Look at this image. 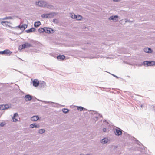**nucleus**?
<instances>
[{
    "label": "nucleus",
    "mask_w": 155,
    "mask_h": 155,
    "mask_svg": "<svg viewBox=\"0 0 155 155\" xmlns=\"http://www.w3.org/2000/svg\"><path fill=\"white\" fill-rule=\"evenodd\" d=\"M45 32L46 33H52L54 32V30L51 28L45 27Z\"/></svg>",
    "instance_id": "5"
},
{
    "label": "nucleus",
    "mask_w": 155,
    "mask_h": 155,
    "mask_svg": "<svg viewBox=\"0 0 155 155\" xmlns=\"http://www.w3.org/2000/svg\"><path fill=\"white\" fill-rule=\"evenodd\" d=\"M35 29L34 28H31L29 29L26 30L25 31L28 33L34 31Z\"/></svg>",
    "instance_id": "17"
},
{
    "label": "nucleus",
    "mask_w": 155,
    "mask_h": 155,
    "mask_svg": "<svg viewBox=\"0 0 155 155\" xmlns=\"http://www.w3.org/2000/svg\"><path fill=\"white\" fill-rule=\"evenodd\" d=\"M38 32L40 33H42L45 31V28H40L38 29Z\"/></svg>",
    "instance_id": "20"
},
{
    "label": "nucleus",
    "mask_w": 155,
    "mask_h": 155,
    "mask_svg": "<svg viewBox=\"0 0 155 155\" xmlns=\"http://www.w3.org/2000/svg\"><path fill=\"white\" fill-rule=\"evenodd\" d=\"M58 59L60 60H63L65 58V56L63 55H59L57 57Z\"/></svg>",
    "instance_id": "16"
},
{
    "label": "nucleus",
    "mask_w": 155,
    "mask_h": 155,
    "mask_svg": "<svg viewBox=\"0 0 155 155\" xmlns=\"http://www.w3.org/2000/svg\"><path fill=\"white\" fill-rule=\"evenodd\" d=\"M57 104H51V105L53 107H56V106L55 105H59V104H58V103H57Z\"/></svg>",
    "instance_id": "36"
},
{
    "label": "nucleus",
    "mask_w": 155,
    "mask_h": 155,
    "mask_svg": "<svg viewBox=\"0 0 155 155\" xmlns=\"http://www.w3.org/2000/svg\"><path fill=\"white\" fill-rule=\"evenodd\" d=\"M4 104L0 105V110H5V108H4Z\"/></svg>",
    "instance_id": "32"
},
{
    "label": "nucleus",
    "mask_w": 155,
    "mask_h": 155,
    "mask_svg": "<svg viewBox=\"0 0 155 155\" xmlns=\"http://www.w3.org/2000/svg\"><path fill=\"white\" fill-rule=\"evenodd\" d=\"M39 81L37 79H34L32 81L33 86L35 87H37L39 85Z\"/></svg>",
    "instance_id": "7"
},
{
    "label": "nucleus",
    "mask_w": 155,
    "mask_h": 155,
    "mask_svg": "<svg viewBox=\"0 0 155 155\" xmlns=\"http://www.w3.org/2000/svg\"><path fill=\"white\" fill-rule=\"evenodd\" d=\"M45 131V130L44 129H40L38 130V133L40 134H42L44 133Z\"/></svg>",
    "instance_id": "27"
},
{
    "label": "nucleus",
    "mask_w": 155,
    "mask_h": 155,
    "mask_svg": "<svg viewBox=\"0 0 155 155\" xmlns=\"http://www.w3.org/2000/svg\"><path fill=\"white\" fill-rule=\"evenodd\" d=\"M108 140L107 138H104L101 140V143L103 144H105L108 142Z\"/></svg>",
    "instance_id": "14"
},
{
    "label": "nucleus",
    "mask_w": 155,
    "mask_h": 155,
    "mask_svg": "<svg viewBox=\"0 0 155 155\" xmlns=\"http://www.w3.org/2000/svg\"><path fill=\"white\" fill-rule=\"evenodd\" d=\"M46 85V83L44 81H42L39 83V86L40 87L44 88Z\"/></svg>",
    "instance_id": "11"
},
{
    "label": "nucleus",
    "mask_w": 155,
    "mask_h": 155,
    "mask_svg": "<svg viewBox=\"0 0 155 155\" xmlns=\"http://www.w3.org/2000/svg\"><path fill=\"white\" fill-rule=\"evenodd\" d=\"M41 17L43 18H49V17H48V14H43L41 15Z\"/></svg>",
    "instance_id": "22"
},
{
    "label": "nucleus",
    "mask_w": 155,
    "mask_h": 155,
    "mask_svg": "<svg viewBox=\"0 0 155 155\" xmlns=\"http://www.w3.org/2000/svg\"><path fill=\"white\" fill-rule=\"evenodd\" d=\"M4 108L5 109H7L9 108V105L7 104L4 105Z\"/></svg>",
    "instance_id": "31"
},
{
    "label": "nucleus",
    "mask_w": 155,
    "mask_h": 155,
    "mask_svg": "<svg viewBox=\"0 0 155 155\" xmlns=\"http://www.w3.org/2000/svg\"><path fill=\"white\" fill-rule=\"evenodd\" d=\"M41 101L45 103V104H48V103H50V104H57V103H54L52 102H50V101Z\"/></svg>",
    "instance_id": "25"
},
{
    "label": "nucleus",
    "mask_w": 155,
    "mask_h": 155,
    "mask_svg": "<svg viewBox=\"0 0 155 155\" xmlns=\"http://www.w3.org/2000/svg\"><path fill=\"white\" fill-rule=\"evenodd\" d=\"M94 114H98L99 116V117H102V115H101L100 114H98L97 112V111H94Z\"/></svg>",
    "instance_id": "33"
},
{
    "label": "nucleus",
    "mask_w": 155,
    "mask_h": 155,
    "mask_svg": "<svg viewBox=\"0 0 155 155\" xmlns=\"http://www.w3.org/2000/svg\"><path fill=\"white\" fill-rule=\"evenodd\" d=\"M17 27L19 28L21 30H24L27 28V25L25 24H24L21 26L19 25Z\"/></svg>",
    "instance_id": "9"
},
{
    "label": "nucleus",
    "mask_w": 155,
    "mask_h": 155,
    "mask_svg": "<svg viewBox=\"0 0 155 155\" xmlns=\"http://www.w3.org/2000/svg\"><path fill=\"white\" fill-rule=\"evenodd\" d=\"M12 18L11 16L6 17L3 18L2 19V20H7V19H12Z\"/></svg>",
    "instance_id": "26"
},
{
    "label": "nucleus",
    "mask_w": 155,
    "mask_h": 155,
    "mask_svg": "<svg viewBox=\"0 0 155 155\" xmlns=\"http://www.w3.org/2000/svg\"><path fill=\"white\" fill-rule=\"evenodd\" d=\"M98 117L96 116L94 118V120L95 121H97L98 120Z\"/></svg>",
    "instance_id": "35"
},
{
    "label": "nucleus",
    "mask_w": 155,
    "mask_h": 155,
    "mask_svg": "<svg viewBox=\"0 0 155 155\" xmlns=\"http://www.w3.org/2000/svg\"><path fill=\"white\" fill-rule=\"evenodd\" d=\"M4 124L3 123H0V126L1 127H3L4 126Z\"/></svg>",
    "instance_id": "40"
},
{
    "label": "nucleus",
    "mask_w": 155,
    "mask_h": 155,
    "mask_svg": "<svg viewBox=\"0 0 155 155\" xmlns=\"http://www.w3.org/2000/svg\"><path fill=\"white\" fill-rule=\"evenodd\" d=\"M13 116L14 117L16 118L17 117H18V115L17 113H15L14 114Z\"/></svg>",
    "instance_id": "34"
},
{
    "label": "nucleus",
    "mask_w": 155,
    "mask_h": 155,
    "mask_svg": "<svg viewBox=\"0 0 155 155\" xmlns=\"http://www.w3.org/2000/svg\"><path fill=\"white\" fill-rule=\"evenodd\" d=\"M128 77L130 78V76H128Z\"/></svg>",
    "instance_id": "46"
},
{
    "label": "nucleus",
    "mask_w": 155,
    "mask_h": 155,
    "mask_svg": "<svg viewBox=\"0 0 155 155\" xmlns=\"http://www.w3.org/2000/svg\"><path fill=\"white\" fill-rule=\"evenodd\" d=\"M115 2H118L120 1V0H113Z\"/></svg>",
    "instance_id": "42"
},
{
    "label": "nucleus",
    "mask_w": 155,
    "mask_h": 155,
    "mask_svg": "<svg viewBox=\"0 0 155 155\" xmlns=\"http://www.w3.org/2000/svg\"><path fill=\"white\" fill-rule=\"evenodd\" d=\"M6 23H10V22L8 21H2L1 22V24L3 25H4L3 23H5L6 25L7 26L8 25L6 24Z\"/></svg>",
    "instance_id": "30"
},
{
    "label": "nucleus",
    "mask_w": 155,
    "mask_h": 155,
    "mask_svg": "<svg viewBox=\"0 0 155 155\" xmlns=\"http://www.w3.org/2000/svg\"><path fill=\"white\" fill-rule=\"evenodd\" d=\"M141 107H142V105H141Z\"/></svg>",
    "instance_id": "47"
},
{
    "label": "nucleus",
    "mask_w": 155,
    "mask_h": 155,
    "mask_svg": "<svg viewBox=\"0 0 155 155\" xmlns=\"http://www.w3.org/2000/svg\"><path fill=\"white\" fill-rule=\"evenodd\" d=\"M144 51L145 52L147 53H151L152 52V50L150 48H146L144 49Z\"/></svg>",
    "instance_id": "12"
},
{
    "label": "nucleus",
    "mask_w": 155,
    "mask_h": 155,
    "mask_svg": "<svg viewBox=\"0 0 155 155\" xmlns=\"http://www.w3.org/2000/svg\"><path fill=\"white\" fill-rule=\"evenodd\" d=\"M12 52H10L9 50L6 49L4 50L3 51H0V54H9V55L12 53Z\"/></svg>",
    "instance_id": "8"
},
{
    "label": "nucleus",
    "mask_w": 155,
    "mask_h": 155,
    "mask_svg": "<svg viewBox=\"0 0 155 155\" xmlns=\"http://www.w3.org/2000/svg\"><path fill=\"white\" fill-rule=\"evenodd\" d=\"M25 43L26 44L27 48L33 47V45H32V44H30V43Z\"/></svg>",
    "instance_id": "28"
},
{
    "label": "nucleus",
    "mask_w": 155,
    "mask_h": 155,
    "mask_svg": "<svg viewBox=\"0 0 155 155\" xmlns=\"http://www.w3.org/2000/svg\"><path fill=\"white\" fill-rule=\"evenodd\" d=\"M107 129L106 128H104L103 129V131L104 132H105L106 131Z\"/></svg>",
    "instance_id": "37"
},
{
    "label": "nucleus",
    "mask_w": 155,
    "mask_h": 155,
    "mask_svg": "<svg viewBox=\"0 0 155 155\" xmlns=\"http://www.w3.org/2000/svg\"><path fill=\"white\" fill-rule=\"evenodd\" d=\"M19 48H21V49H24L26 48H27L26 43L20 45L19 46Z\"/></svg>",
    "instance_id": "18"
},
{
    "label": "nucleus",
    "mask_w": 155,
    "mask_h": 155,
    "mask_svg": "<svg viewBox=\"0 0 155 155\" xmlns=\"http://www.w3.org/2000/svg\"><path fill=\"white\" fill-rule=\"evenodd\" d=\"M18 121V120L17 119H16V118H15L14 119V120H13V122H16Z\"/></svg>",
    "instance_id": "39"
},
{
    "label": "nucleus",
    "mask_w": 155,
    "mask_h": 155,
    "mask_svg": "<svg viewBox=\"0 0 155 155\" xmlns=\"http://www.w3.org/2000/svg\"><path fill=\"white\" fill-rule=\"evenodd\" d=\"M55 21H57V20L55 19H53V21L54 22H55Z\"/></svg>",
    "instance_id": "44"
},
{
    "label": "nucleus",
    "mask_w": 155,
    "mask_h": 155,
    "mask_svg": "<svg viewBox=\"0 0 155 155\" xmlns=\"http://www.w3.org/2000/svg\"><path fill=\"white\" fill-rule=\"evenodd\" d=\"M32 98V96L31 95L28 94L25 96L24 99L26 101H28L31 100Z\"/></svg>",
    "instance_id": "4"
},
{
    "label": "nucleus",
    "mask_w": 155,
    "mask_h": 155,
    "mask_svg": "<svg viewBox=\"0 0 155 155\" xmlns=\"http://www.w3.org/2000/svg\"><path fill=\"white\" fill-rule=\"evenodd\" d=\"M71 17L72 18L76 19V15L73 13L71 14Z\"/></svg>",
    "instance_id": "29"
},
{
    "label": "nucleus",
    "mask_w": 155,
    "mask_h": 155,
    "mask_svg": "<svg viewBox=\"0 0 155 155\" xmlns=\"http://www.w3.org/2000/svg\"><path fill=\"white\" fill-rule=\"evenodd\" d=\"M36 5L39 7H46L47 8H51V5L47 3L46 2L43 0L39 1L38 2H36Z\"/></svg>",
    "instance_id": "1"
},
{
    "label": "nucleus",
    "mask_w": 155,
    "mask_h": 155,
    "mask_svg": "<svg viewBox=\"0 0 155 155\" xmlns=\"http://www.w3.org/2000/svg\"><path fill=\"white\" fill-rule=\"evenodd\" d=\"M48 14L49 18H52L57 15V13L55 12H51Z\"/></svg>",
    "instance_id": "15"
},
{
    "label": "nucleus",
    "mask_w": 155,
    "mask_h": 155,
    "mask_svg": "<svg viewBox=\"0 0 155 155\" xmlns=\"http://www.w3.org/2000/svg\"><path fill=\"white\" fill-rule=\"evenodd\" d=\"M41 22L39 21L35 22L34 25L35 27H38L41 25Z\"/></svg>",
    "instance_id": "19"
},
{
    "label": "nucleus",
    "mask_w": 155,
    "mask_h": 155,
    "mask_svg": "<svg viewBox=\"0 0 155 155\" xmlns=\"http://www.w3.org/2000/svg\"><path fill=\"white\" fill-rule=\"evenodd\" d=\"M133 22V21H131L130 20H128L127 19H126L125 22Z\"/></svg>",
    "instance_id": "38"
},
{
    "label": "nucleus",
    "mask_w": 155,
    "mask_h": 155,
    "mask_svg": "<svg viewBox=\"0 0 155 155\" xmlns=\"http://www.w3.org/2000/svg\"><path fill=\"white\" fill-rule=\"evenodd\" d=\"M118 16L117 15L112 16L109 18V20H112L114 22H116L118 21Z\"/></svg>",
    "instance_id": "3"
},
{
    "label": "nucleus",
    "mask_w": 155,
    "mask_h": 155,
    "mask_svg": "<svg viewBox=\"0 0 155 155\" xmlns=\"http://www.w3.org/2000/svg\"><path fill=\"white\" fill-rule=\"evenodd\" d=\"M112 74V75L113 76H114V77H115V78H118V77L117 76H116V75H114V74Z\"/></svg>",
    "instance_id": "41"
},
{
    "label": "nucleus",
    "mask_w": 155,
    "mask_h": 155,
    "mask_svg": "<svg viewBox=\"0 0 155 155\" xmlns=\"http://www.w3.org/2000/svg\"><path fill=\"white\" fill-rule=\"evenodd\" d=\"M30 127L32 128L34 127L38 128L40 127V125L39 124H32L30 125Z\"/></svg>",
    "instance_id": "13"
},
{
    "label": "nucleus",
    "mask_w": 155,
    "mask_h": 155,
    "mask_svg": "<svg viewBox=\"0 0 155 155\" xmlns=\"http://www.w3.org/2000/svg\"><path fill=\"white\" fill-rule=\"evenodd\" d=\"M62 111L64 113L66 114L68 112L69 110L66 108H63L62 109Z\"/></svg>",
    "instance_id": "24"
},
{
    "label": "nucleus",
    "mask_w": 155,
    "mask_h": 155,
    "mask_svg": "<svg viewBox=\"0 0 155 155\" xmlns=\"http://www.w3.org/2000/svg\"><path fill=\"white\" fill-rule=\"evenodd\" d=\"M115 134L117 136H119L122 134V130L119 128H118L116 129L115 132Z\"/></svg>",
    "instance_id": "6"
},
{
    "label": "nucleus",
    "mask_w": 155,
    "mask_h": 155,
    "mask_svg": "<svg viewBox=\"0 0 155 155\" xmlns=\"http://www.w3.org/2000/svg\"><path fill=\"white\" fill-rule=\"evenodd\" d=\"M82 17L81 16L79 15H76V19L77 20H81L82 19Z\"/></svg>",
    "instance_id": "21"
},
{
    "label": "nucleus",
    "mask_w": 155,
    "mask_h": 155,
    "mask_svg": "<svg viewBox=\"0 0 155 155\" xmlns=\"http://www.w3.org/2000/svg\"><path fill=\"white\" fill-rule=\"evenodd\" d=\"M94 58V57H90V59H92V58Z\"/></svg>",
    "instance_id": "45"
},
{
    "label": "nucleus",
    "mask_w": 155,
    "mask_h": 155,
    "mask_svg": "<svg viewBox=\"0 0 155 155\" xmlns=\"http://www.w3.org/2000/svg\"><path fill=\"white\" fill-rule=\"evenodd\" d=\"M142 65L146 66H153L155 65V62L154 61H144L143 62Z\"/></svg>",
    "instance_id": "2"
},
{
    "label": "nucleus",
    "mask_w": 155,
    "mask_h": 155,
    "mask_svg": "<svg viewBox=\"0 0 155 155\" xmlns=\"http://www.w3.org/2000/svg\"><path fill=\"white\" fill-rule=\"evenodd\" d=\"M16 118L15 117H14V116H13V117H12V120H14V119Z\"/></svg>",
    "instance_id": "43"
},
{
    "label": "nucleus",
    "mask_w": 155,
    "mask_h": 155,
    "mask_svg": "<svg viewBox=\"0 0 155 155\" xmlns=\"http://www.w3.org/2000/svg\"><path fill=\"white\" fill-rule=\"evenodd\" d=\"M39 119V117L38 116H34L31 118V120L32 121H35L38 120Z\"/></svg>",
    "instance_id": "10"
},
{
    "label": "nucleus",
    "mask_w": 155,
    "mask_h": 155,
    "mask_svg": "<svg viewBox=\"0 0 155 155\" xmlns=\"http://www.w3.org/2000/svg\"><path fill=\"white\" fill-rule=\"evenodd\" d=\"M78 110L80 111H83V110H85V109L82 107L79 106L78 107Z\"/></svg>",
    "instance_id": "23"
}]
</instances>
